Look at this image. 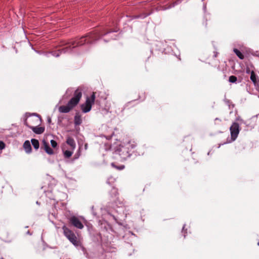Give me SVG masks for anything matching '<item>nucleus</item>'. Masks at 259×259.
Returning <instances> with one entry per match:
<instances>
[{
	"mask_svg": "<svg viewBox=\"0 0 259 259\" xmlns=\"http://www.w3.org/2000/svg\"><path fill=\"white\" fill-rule=\"evenodd\" d=\"M73 153V150H71V149L69 150L63 151V154H64V157L66 158H70L72 156Z\"/></svg>",
	"mask_w": 259,
	"mask_h": 259,
	"instance_id": "2eb2a0df",
	"label": "nucleus"
},
{
	"mask_svg": "<svg viewBox=\"0 0 259 259\" xmlns=\"http://www.w3.org/2000/svg\"><path fill=\"white\" fill-rule=\"evenodd\" d=\"M31 129L32 131L36 134H42L45 131L44 127H39L38 125L33 126L31 125Z\"/></svg>",
	"mask_w": 259,
	"mask_h": 259,
	"instance_id": "9b49d317",
	"label": "nucleus"
},
{
	"mask_svg": "<svg viewBox=\"0 0 259 259\" xmlns=\"http://www.w3.org/2000/svg\"><path fill=\"white\" fill-rule=\"evenodd\" d=\"M63 230L64 235L67 239L75 246H77L79 244V242L75 234L71 230L66 226L63 227Z\"/></svg>",
	"mask_w": 259,
	"mask_h": 259,
	"instance_id": "20e7f679",
	"label": "nucleus"
},
{
	"mask_svg": "<svg viewBox=\"0 0 259 259\" xmlns=\"http://www.w3.org/2000/svg\"><path fill=\"white\" fill-rule=\"evenodd\" d=\"M51 145L53 147V148H56L57 146V143L56 142V141H55V140H52L51 141Z\"/></svg>",
	"mask_w": 259,
	"mask_h": 259,
	"instance_id": "412c9836",
	"label": "nucleus"
},
{
	"mask_svg": "<svg viewBox=\"0 0 259 259\" xmlns=\"http://www.w3.org/2000/svg\"><path fill=\"white\" fill-rule=\"evenodd\" d=\"M240 125L238 123L234 122L230 127L231 138L232 141H235L240 132Z\"/></svg>",
	"mask_w": 259,
	"mask_h": 259,
	"instance_id": "0eeeda50",
	"label": "nucleus"
},
{
	"mask_svg": "<svg viewBox=\"0 0 259 259\" xmlns=\"http://www.w3.org/2000/svg\"><path fill=\"white\" fill-rule=\"evenodd\" d=\"M6 145L3 141H0V150H2L5 148Z\"/></svg>",
	"mask_w": 259,
	"mask_h": 259,
	"instance_id": "4be33fe9",
	"label": "nucleus"
},
{
	"mask_svg": "<svg viewBox=\"0 0 259 259\" xmlns=\"http://www.w3.org/2000/svg\"><path fill=\"white\" fill-rule=\"evenodd\" d=\"M136 146L137 143L135 141H130L120 146L115 151V154L119 155L121 160H125L130 157Z\"/></svg>",
	"mask_w": 259,
	"mask_h": 259,
	"instance_id": "f03ea898",
	"label": "nucleus"
},
{
	"mask_svg": "<svg viewBox=\"0 0 259 259\" xmlns=\"http://www.w3.org/2000/svg\"><path fill=\"white\" fill-rule=\"evenodd\" d=\"M31 142L34 149L37 150L39 148V144L37 140L35 139H32Z\"/></svg>",
	"mask_w": 259,
	"mask_h": 259,
	"instance_id": "dca6fc26",
	"label": "nucleus"
},
{
	"mask_svg": "<svg viewBox=\"0 0 259 259\" xmlns=\"http://www.w3.org/2000/svg\"><path fill=\"white\" fill-rule=\"evenodd\" d=\"M257 245H259V240H258V241L257 242Z\"/></svg>",
	"mask_w": 259,
	"mask_h": 259,
	"instance_id": "5701e85b",
	"label": "nucleus"
},
{
	"mask_svg": "<svg viewBox=\"0 0 259 259\" xmlns=\"http://www.w3.org/2000/svg\"><path fill=\"white\" fill-rule=\"evenodd\" d=\"M23 148L27 153H30L31 152L32 148L30 143L29 141L27 140L25 141L23 144Z\"/></svg>",
	"mask_w": 259,
	"mask_h": 259,
	"instance_id": "ddd939ff",
	"label": "nucleus"
},
{
	"mask_svg": "<svg viewBox=\"0 0 259 259\" xmlns=\"http://www.w3.org/2000/svg\"><path fill=\"white\" fill-rule=\"evenodd\" d=\"M77 155H76L75 158H77Z\"/></svg>",
	"mask_w": 259,
	"mask_h": 259,
	"instance_id": "b1692460",
	"label": "nucleus"
},
{
	"mask_svg": "<svg viewBox=\"0 0 259 259\" xmlns=\"http://www.w3.org/2000/svg\"><path fill=\"white\" fill-rule=\"evenodd\" d=\"M237 77L234 75H231L229 77V81L232 83L235 82L237 81Z\"/></svg>",
	"mask_w": 259,
	"mask_h": 259,
	"instance_id": "6ab92c4d",
	"label": "nucleus"
},
{
	"mask_svg": "<svg viewBox=\"0 0 259 259\" xmlns=\"http://www.w3.org/2000/svg\"><path fill=\"white\" fill-rule=\"evenodd\" d=\"M233 51L240 59H244V55L239 50L237 49H234Z\"/></svg>",
	"mask_w": 259,
	"mask_h": 259,
	"instance_id": "a211bd4d",
	"label": "nucleus"
},
{
	"mask_svg": "<svg viewBox=\"0 0 259 259\" xmlns=\"http://www.w3.org/2000/svg\"><path fill=\"white\" fill-rule=\"evenodd\" d=\"M40 123L41 119L38 116L30 117L24 121V124L30 129L31 125L33 126L39 125Z\"/></svg>",
	"mask_w": 259,
	"mask_h": 259,
	"instance_id": "423d86ee",
	"label": "nucleus"
},
{
	"mask_svg": "<svg viewBox=\"0 0 259 259\" xmlns=\"http://www.w3.org/2000/svg\"><path fill=\"white\" fill-rule=\"evenodd\" d=\"M74 122L75 125H79L82 123L81 115L79 113H76Z\"/></svg>",
	"mask_w": 259,
	"mask_h": 259,
	"instance_id": "4468645a",
	"label": "nucleus"
},
{
	"mask_svg": "<svg viewBox=\"0 0 259 259\" xmlns=\"http://www.w3.org/2000/svg\"><path fill=\"white\" fill-rule=\"evenodd\" d=\"M69 223L74 227L79 229H82L84 227L79 219L75 216L69 218Z\"/></svg>",
	"mask_w": 259,
	"mask_h": 259,
	"instance_id": "6e6552de",
	"label": "nucleus"
},
{
	"mask_svg": "<svg viewBox=\"0 0 259 259\" xmlns=\"http://www.w3.org/2000/svg\"><path fill=\"white\" fill-rule=\"evenodd\" d=\"M111 165L119 170H122L124 168V165H120L119 166H116L114 163H112Z\"/></svg>",
	"mask_w": 259,
	"mask_h": 259,
	"instance_id": "aec40b11",
	"label": "nucleus"
},
{
	"mask_svg": "<svg viewBox=\"0 0 259 259\" xmlns=\"http://www.w3.org/2000/svg\"><path fill=\"white\" fill-rule=\"evenodd\" d=\"M1 259H4L3 258H2Z\"/></svg>",
	"mask_w": 259,
	"mask_h": 259,
	"instance_id": "a878e982",
	"label": "nucleus"
},
{
	"mask_svg": "<svg viewBox=\"0 0 259 259\" xmlns=\"http://www.w3.org/2000/svg\"><path fill=\"white\" fill-rule=\"evenodd\" d=\"M83 89L81 87L77 88L74 92L73 97L69 101L70 104L74 107L79 103L82 96Z\"/></svg>",
	"mask_w": 259,
	"mask_h": 259,
	"instance_id": "39448f33",
	"label": "nucleus"
},
{
	"mask_svg": "<svg viewBox=\"0 0 259 259\" xmlns=\"http://www.w3.org/2000/svg\"><path fill=\"white\" fill-rule=\"evenodd\" d=\"M41 148H43L48 154L52 155L54 154L53 149L50 148L49 144L45 140L42 141Z\"/></svg>",
	"mask_w": 259,
	"mask_h": 259,
	"instance_id": "9d476101",
	"label": "nucleus"
},
{
	"mask_svg": "<svg viewBox=\"0 0 259 259\" xmlns=\"http://www.w3.org/2000/svg\"><path fill=\"white\" fill-rule=\"evenodd\" d=\"M66 143L70 147V149L74 150L76 147V144L74 140L70 137H68L66 140Z\"/></svg>",
	"mask_w": 259,
	"mask_h": 259,
	"instance_id": "f8f14e48",
	"label": "nucleus"
},
{
	"mask_svg": "<svg viewBox=\"0 0 259 259\" xmlns=\"http://www.w3.org/2000/svg\"><path fill=\"white\" fill-rule=\"evenodd\" d=\"M250 79L254 84L257 83V76L253 71L251 72Z\"/></svg>",
	"mask_w": 259,
	"mask_h": 259,
	"instance_id": "f3484780",
	"label": "nucleus"
},
{
	"mask_svg": "<svg viewBox=\"0 0 259 259\" xmlns=\"http://www.w3.org/2000/svg\"><path fill=\"white\" fill-rule=\"evenodd\" d=\"M74 108V107L72 105L70 104V102L68 101L66 105L60 106L59 111L61 113H68Z\"/></svg>",
	"mask_w": 259,
	"mask_h": 259,
	"instance_id": "1a4fd4ad",
	"label": "nucleus"
},
{
	"mask_svg": "<svg viewBox=\"0 0 259 259\" xmlns=\"http://www.w3.org/2000/svg\"><path fill=\"white\" fill-rule=\"evenodd\" d=\"M96 99V92H93L90 97H87L84 103L80 105V109L82 112L88 113L92 109V105L94 104Z\"/></svg>",
	"mask_w": 259,
	"mask_h": 259,
	"instance_id": "7ed1b4c3",
	"label": "nucleus"
},
{
	"mask_svg": "<svg viewBox=\"0 0 259 259\" xmlns=\"http://www.w3.org/2000/svg\"><path fill=\"white\" fill-rule=\"evenodd\" d=\"M105 33H102L98 31H92L88 33L86 35L83 36L79 38H77L74 40H71L66 44V47L62 49L58 50V52H54L53 53V55L56 57H58L62 52L65 53L68 50H71L72 48H75L77 47L81 46L87 44H92L94 41L98 40L100 37Z\"/></svg>",
	"mask_w": 259,
	"mask_h": 259,
	"instance_id": "f257e3e1",
	"label": "nucleus"
},
{
	"mask_svg": "<svg viewBox=\"0 0 259 259\" xmlns=\"http://www.w3.org/2000/svg\"><path fill=\"white\" fill-rule=\"evenodd\" d=\"M77 155H76L75 158H77Z\"/></svg>",
	"mask_w": 259,
	"mask_h": 259,
	"instance_id": "393cba45",
	"label": "nucleus"
}]
</instances>
